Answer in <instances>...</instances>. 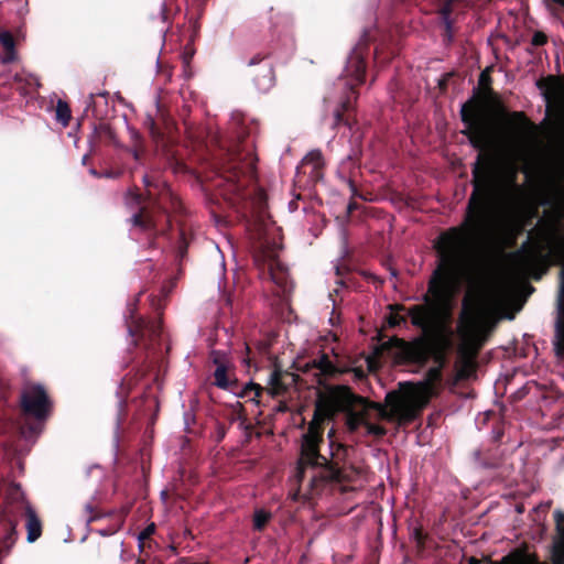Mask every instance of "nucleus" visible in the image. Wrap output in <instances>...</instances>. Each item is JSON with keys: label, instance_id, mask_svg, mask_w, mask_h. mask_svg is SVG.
Returning <instances> with one entry per match:
<instances>
[{"label": "nucleus", "instance_id": "nucleus-12", "mask_svg": "<svg viewBox=\"0 0 564 564\" xmlns=\"http://www.w3.org/2000/svg\"><path fill=\"white\" fill-rule=\"evenodd\" d=\"M254 262L262 271V274H265L282 292L288 291V268L280 262L271 250H267V248L263 247L261 252L254 256Z\"/></svg>", "mask_w": 564, "mask_h": 564}, {"label": "nucleus", "instance_id": "nucleus-22", "mask_svg": "<svg viewBox=\"0 0 564 564\" xmlns=\"http://www.w3.org/2000/svg\"><path fill=\"white\" fill-rule=\"evenodd\" d=\"M231 366H221L217 367L214 371V384L224 390H230L235 392L238 387V380L234 377L231 378L229 375V369Z\"/></svg>", "mask_w": 564, "mask_h": 564}, {"label": "nucleus", "instance_id": "nucleus-15", "mask_svg": "<svg viewBox=\"0 0 564 564\" xmlns=\"http://www.w3.org/2000/svg\"><path fill=\"white\" fill-rule=\"evenodd\" d=\"M151 365H142L137 368H132L122 379L119 384L117 395L119 398V405L124 406L127 399L133 388L147 376Z\"/></svg>", "mask_w": 564, "mask_h": 564}, {"label": "nucleus", "instance_id": "nucleus-49", "mask_svg": "<svg viewBox=\"0 0 564 564\" xmlns=\"http://www.w3.org/2000/svg\"><path fill=\"white\" fill-rule=\"evenodd\" d=\"M484 467L488 468V467H492V465H489V464H481Z\"/></svg>", "mask_w": 564, "mask_h": 564}, {"label": "nucleus", "instance_id": "nucleus-44", "mask_svg": "<svg viewBox=\"0 0 564 564\" xmlns=\"http://www.w3.org/2000/svg\"><path fill=\"white\" fill-rule=\"evenodd\" d=\"M502 436H503V431L501 429L494 431V441L495 442H499Z\"/></svg>", "mask_w": 564, "mask_h": 564}, {"label": "nucleus", "instance_id": "nucleus-35", "mask_svg": "<svg viewBox=\"0 0 564 564\" xmlns=\"http://www.w3.org/2000/svg\"><path fill=\"white\" fill-rule=\"evenodd\" d=\"M227 431L228 427L224 423L217 422L215 431V440L217 443H220L225 438Z\"/></svg>", "mask_w": 564, "mask_h": 564}, {"label": "nucleus", "instance_id": "nucleus-16", "mask_svg": "<svg viewBox=\"0 0 564 564\" xmlns=\"http://www.w3.org/2000/svg\"><path fill=\"white\" fill-rule=\"evenodd\" d=\"M362 155V150L360 145H357L351 150V152L340 162L338 167V174L345 180L352 191L356 189L355 186V175L360 167V160Z\"/></svg>", "mask_w": 564, "mask_h": 564}, {"label": "nucleus", "instance_id": "nucleus-3", "mask_svg": "<svg viewBox=\"0 0 564 564\" xmlns=\"http://www.w3.org/2000/svg\"><path fill=\"white\" fill-rule=\"evenodd\" d=\"M147 194H137L139 209L129 218V224L145 234L151 248L156 240L167 236L171 230V214L182 210V202L165 183L154 184L150 177H143Z\"/></svg>", "mask_w": 564, "mask_h": 564}, {"label": "nucleus", "instance_id": "nucleus-48", "mask_svg": "<svg viewBox=\"0 0 564 564\" xmlns=\"http://www.w3.org/2000/svg\"><path fill=\"white\" fill-rule=\"evenodd\" d=\"M137 564H145V563H144V561H142V560H140V558H139V560L137 561Z\"/></svg>", "mask_w": 564, "mask_h": 564}, {"label": "nucleus", "instance_id": "nucleus-23", "mask_svg": "<svg viewBox=\"0 0 564 564\" xmlns=\"http://www.w3.org/2000/svg\"><path fill=\"white\" fill-rule=\"evenodd\" d=\"M412 307L413 306H411L406 310L405 306L402 304L390 305L389 308L391 310V312L386 317V321H387V324L389 325V327L394 328V327H399L402 325H406V323H408L406 317L411 318V316L409 315V311Z\"/></svg>", "mask_w": 564, "mask_h": 564}, {"label": "nucleus", "instance_id": "nucleus-47", "mask_svg": "<svg viewBox=\"0 0 564 564\" xmlns=\"http://www.w3.org/2000/svg\"><path fill=\"white\" fill-rule=\"evenodd\" d=\"M552 1L564 7V0H552Z\"/></svg>", "mask_w": 564, "mask_h": 564}, {"label": "nucleus", "instance_id": "nucleus-13", "mask_svg": "<svg viewBox=\"0 0 564 564\" xmlns=\"http://www.w3.org/2000/svg\"><path fill=\"white\" fill-rule=\"evenodd\" d=\"M270 53H257L248 62L247 66L257 69H251L250 75L254 87L260 93L269 91L275 84L274 66L269 62Z\"/></svg>", "mask_w": 564, "mask_h": 564}, {"label": "nucleus", "instance_id": "nucleus-43", "mask_svg": "<svg viewBox=\"0 0 564 564\" xmlns=\"http://www.w3.org/2000/svg\"><path fill=\"white\" fill-rule=\"evenodd\" d=\"M151 305L153 306V308L155 311H161L162 310L161 299L153 297L151 301Z\"/></svg>", "mask_w": 564, "mask_h": 564}, {"label": "nucleus", "instance_id": "nucleus-18", "mask_svg": "<svg viewBox=\"0 0 564 564\" xmlns=\"http://www.w3.org/2000/svg\"><path fill=\"white\" fill-rule=\"evenodd\" d=\"M295 376L289 371H284L278 366L274 367L270 375V388L267 392L272 397L281 395L286 392L288 386L294 382Z\"/></svg>", "mask_w": 564, "mask_h": 564}, {"label": "nucleus", "instance_id": "nucleus-41", "mask_svg": "<svg viewBox=\"0 0 564 564\" xmlns=\"http://www.w3.org/2000/svg\"><path fill=\"white\" fill-rule=\"evenodd\" d=\"M414 539L419 546L423 547L425 543V535L423 534L421 529H415L414 532Z\"/></svg>", "mask_w": 564, "mask_h": 564}, {"label": "nucleus", "instance_id": "nucleus-39", "mask_svg": "<svg viewBox=\"0 0 564 564\" xmlns=\"http://www.w3.org/2000/svg\"><path fill=\"white\" fill-rule=\"evenodd\" d=\"M149 130H150V134L151 137L159 141L162 139V133L160 131V129L156 127L155 122L153 120L150 121V127H149Z\"/></svg>", "mask_w": 564, "mask_h": 564}, {"label": "nucleus", "instance_id": "nucleus-46", "mask_svg": "<svg viewBox=\"0 0 564 564\" xmlns=\"http://www.w3.org/2000/svg\"><path fill=\"white\" fill-rule=\"evenodd\" d=\"M469 564H479V560H477L476 557H470Z\"/></svg>", "mask_w": 564, "mask_h": 564}, {"label": "nucleus", "instance_id": "nucleus-6", "mask_svg": "<svg viewBox=\"0 0 564 564\" xmlns=\"http://www.w3.org/2000/svg\"><path fill=\"white\" fill-rule=\"evenodd\" d=\"M367 54V46H357L347 58L344 76L347 79L346 85L350 90V95H348L335 109L332 124L333 129H336L339 126H346L349 129H352L356 123L351 113L354 109L351 99L356 100L358 98L356 88L365 83Z\"/></svg>", "mask_w": 564, "mask_h": 564}, {"label": "nucleus", "instance_id": "nucleus-7", "mask_svg": "<svg viewBox=\"0 0 564 564\" xmlns=\"http://www.w3.org/2000/svg\"><path fill=\"white\" fill-rule=\"evenodd\" d=\"M513 259L521 270L533 274L534 279H540L552 264L564 261V236L546 251L545 246L539 240L532 241L530 235L513 253Z\"/></svg>", "mask_w": 564, "mask_h": 564}, {"label": "nucleus", "instance_id": "nucleus-9", "mask_svg": "<svg viewBox=\"0 0 564 564\" xmlns=\"http://www.w3.org/2000/svg\"><path fill=\"white\" fill-rule=\"evenodd\" d=\"M129 336L134 347L145 350V359L158 357L163 349L161 317L158 319L138 315L137 303L129 305L124 317Z\"/></svg>", "mask_w": 564, "mask_h": 564}, {"label": "nucleus", "instance_id": "nucleus-36", "mask_svg": "<svg viewBox=\"0 0 564 564\" xmlns=\"http://www.w3.org/2000/svg\"><path fill=\"white\" fill-rule=\"evenodd\" d=\"M155 523L151 522L147 525L144 530H142L139 534V540L144 541L147 539H150L155 533Z\"/></svg>", "mask_w": 564, "mask_h": 564}, {"label": "nucleus", "instance_id": "nucleus-34", "mask_svg": "<svg viewBox=\"0 0 564 564\" xmlns=\"http://www.w3.org/2000/svg\"><path fill=\"white\" fill-rule=\"evenodd\" d=\"M547 43V36L544 32L542 31H536L534 32V34L532 35V39H531V44L533 46H543Z\"/></svg>", "mask_w": 564, "mask_h": 564}, {"label": "nucleus", "instance_id": "nucleus-19", "mask_svg": "<svg viewBox=\"0 0 564 564\" xmlns=\"http://www.w3.org/2000/svg\"><path fill=\"white\" fill-rule=\"evenodd\" d=\"M304 169L310 167L308 177L316 183L323 178L324 160L319 150L308 152L302 161Z\"/></svg>", "mask_w": 564, "mask_h": 564}, {"label": "nucleus", "instance_id": "nucleus-14", "mask_svg": "<svg viewBox=\"0 0 564 564\" xmlns=\"http://www.w3.org/2000/svg\"><path fill=\"white\" fill-rule=\"evenodd\" d=\"M151 365H142L137 368H132L122 379L119 384L117 395L119 398V405L124 406L127 399L133 388L147 376Z\"/></svg>", "mask_w": 564, "mask_h": 564}, {"label": "nucleus", "instance_id": "nucleus-11", "mask_svg": "<svg viewBox=\"0 0 564 564\" xmlns=\"http://www.w3.org/2000/svg\"><path fill=\"white\" fill-rule=\"evenodd\" d=\"M256 172L254 162H232L224 173V180L228 191L234 195V200H243L247 197L246 188Z\"/></svg>", "mask_w": 564, "mask_h": 564}, {"label": "nucleus", "instance_id": "nucleus-25", "mask_svg": "<svg viewBox=\"0 0 564 564\" xmlns=\"http://www.w3.org/2000/svg\"><path fill=\"white\" fill-rule=\"evenodd\" d=\"M264 388L254 382H249L243 387V389L238 392V397L248 399L249 401L260 403L259 398L262 395Z\"/></svg>", "mask_w": 564, "mask_h": 564}, {"label": "nucleus", "instance_id": "nucleus-30", "mask_svg": "<svg viewBox=\"0 0 564 564\" xmlns=\"http://www.w3.org/2000/svg\"><path fill=\"white\" fill-rule=\"evenodd\" d=\"M102 514L97 510V507L88 502L83 508V518L87 524L100 519Z\"/></svg>", "mask_w": 564, "mask_h": 564}, {"label": "nucleus", "instance_id": "nucleus-45", "mask_svg": "<svg viewBox=\"0 0 564 564\" xmlns=\"http://www.w3.org/2000/svg\"><path fill=\"white\" fill-rule=\"evenodd\" d=\"M454 35H455V33L444 32V34H443L444 42H446L447 44L452 43L454 41Z\"/></svg>", "mask_w": 564, "mask_h": 564}, {"label": "nucleus", "instance_id": "nucleus-5", "mask_svg": "<svg viewBox=\"0 0 564 564\" xmlns=\"http://www.w3.org/2000/svg\"><path fill=\"white\" fill-rule=\"evenodd\" d=\"M20 411L23 422L20 434L29 440L37 437L53 412V401L41 383L28 382L21 390Z\"/></svg>", "mask_w": 564, "mask_h": 564}, {"label": "nucleus", "instance_id": "nucleus-4", "mask_svg": "<svg viewBox=\"0 0 564 564\" xmlns=\"http://www.w3.org/2000/svg\"><path fill=\"white\" fill-rule=\"evenodd\" d=\"M345 391L351 395V401L344 413L345 425L350 433H356L364 426L368 435L377 438L387 434L384 426L369 422L370 411H376L379 420L394 422L398 425H408L413 422L403 420L402 393L400 391H389L383 404L355 393L348 386H345Z\"/></svg>", "mask_w": 564, "mask_h": 564}, {"label": "nucleus", "instance_id": "nucleus-26", "mask_svg": "<svg viewBox=\"0 0 564 564\" xmlns=\"http://www.w3.org/2000/svg\"><path fill=\"white\" fill-rule=\"evenodd\" d=\"M55 118H56V121L59 122L63 127H67L70 122V119H72L70 107L63 99H58L56 102Z\"/></svg>", "mask_w": 564, "mask_h": 564}, {"label": "nucleus", "instance_id": "nucleus-42", "mask_svg": "<svg viewBox=\"0 0 564 564\" xmlns=\"http://www.w3.org/2000/svg\"><path fill=\"white\" fill-rule=\"evenodd\" d=\"M491 83V78L490 76L487 74V72H482L479 76V84L485 86V85H489Z\"/></svg>", "mask_w": 564, "mask_h": 564}, {"label": "nucleus", "instance_id": "nucleus-31", "mask_svg": "<svg viewBox=\"0 0 564 564\" xmlns=\"http://www.w3.org/2000/svg\"><path fill=\"white\" fill-rule=\"evenodd\" d=\"M178 11V8L173 4V0H166L163 2L161 7V18L162 21L169 23L171 21V15Z\"/></svg>", "mask_w": 564, "mask_h": 564}, {"label": "nucleus", "instance_id": "nucleus-32", "mask_svg": "<svg viewBox=\"0 0 564 564\" xmlns=\"http://www.w3.org/2000/svg\"><path fill=\"white\" fill-rule=\"evenodd\" d=\"M210 359L213 364L217 367L221 366H231L230 358L227 352L221 350H212Z\"/></svg>", "mask_w": 564, "mask_h": 564}, {"label": "nucleus", "instance_id": "nucleus-21", "mask_svg": "<svg viewBox=\"0 0 564 564\" xmlns=\"http://www.w3.org/2000/svg\"><path fill=\"white\" fill-rule=\"evenodd\" d=\"M25 529H26V540L29 543H34L40 539L43 531V524L37 516L34 508L28 509V513L25 514Z\"/></svg>", "mask_w": 564, "mask_h": 564}, {"label": "nucleus", "instance_id": "nucleus-40", "mask_svg": "<svg viewBox=\"0 0 564 564\" xmlns=\"http://www.w3.org/2000/svg\"><path fill=\"white\" fill-rule=\"evenodd\" d=\"M99 133L108 135L110 139L113 138V131L108 123H100L97 128Z\"/></svg>", "mask_w": 564, "mask_h": 564}, {"label": "nucleus", "instance_id": "nucleus-37", "mask_svg": "<svg viewBox=\"0 0 564 564\" xmlns=\"http://www.w3.org/2000/svg\"><path fill=\"white\" fill-rule=\"evenodd\" d=\"M471 368H473V362H471V360H469V359H465V360H464V365H463V367H462V368L459 369V371H458V377H459L460 379H466V378H468V377H469V375H470V370H471Z\"/></svg>", "mask_w": 564, "mask_h": 564}, {"label": "nucleus", "instance_id": "nucleus-27", "mask_svg": "<svg viewBox=\"0 0 564 564\" xmlns=\"http://www.w3.org/2000/svg\"><path fill=\"white\" fill-rule=\"evenodd\" d=\"M228 420L230 424L239 422L240 427L247 429V426L245 425L247 422V414L245 412L242 403L236 402L235 404L230 405V413L228 415Z\"/></svg>", "mask_w": 564, "mask_h": 564}, {"label": "nucleus", "instance_id": "nucleus-50", "mask_svg": "<svg viewBox=\"0 0 564 564\" xmlns=\"http://www.w3.org/2000/svg\"><path fill=\"white\" fill-rule=\"evenodd\" d=\"M162 293H163V297H166V293H165L164 289L162 290Z\"/></svg>", "mask_w": 564, "mask_h": 564}, {"label": "nucleus", "instance_id": "nucleus-24", "mask_svg": "<svg viewBox=\"0 0 564 564\" xmlns=\"http://www.w3.org/2000/svg\"><path fill=\"white\" fill-rule=\"evenodd\" d=\"M0 44L6 51L4 62L10 63L15 59V41L11 32H0Z\"/></svg>", "mask_w": 564, "mask_h": 564}, {"label": "nucleus", "instance_id": "nucleus-2", "mask_svg": "<svg viewBox=\"0 0 564 564\" xmlns=\"http://www.w3.org/2000/svg\"><path fill=\"white\" fill-rule=\"evenodd\" d=\"M317 370L315 373L316 383L324 387L318 392L315 403L313 420L308 424L307 432L303 435L301 456L296 466V478L303 481L305 478V464L316 463L322 459L319 444L323 442V423L325 420H333L339 413H345L351 395L345 391V384L327 386L328 378L336 376L339 371L326 354L307 362L304 372Z\"/></svg>", "mask_w": 564, "mask_h": 564}, {"label": "nucleus", "instance_id": "nucleus-29", "mask_svg": "<svg viewBox=\"0 0 564 564\" xmlns=\"http://www.w3.org/2000/svg\"><path fill=\"white\" fill-rule=\"evenodd\" d=\"M191 240H192V235L187 234V231L184 227H181L180 232H178V242H177V254L181 259H183L186 256Z\"/></svg>", "mask_w": 564, "mask_h": 564}, {"label": "nucleus", "instance_id": "nucleus-10", "mask_svg": "<svg viewBox=\"0 0 564 564\" xmlns=\"http://www.w3.org/2000/svg\"><path fill=\"white\" fill-rule=\"evenodd\" d=\"M563 280L557 303V316L554 325L553 349L557 357L564 358V270L561 272ZM556 530L560 536L558 542L554 546L556 560H564V513L554 512Z\"/></svg>", "mask_w": 564, "mask_h": 564}, {"label": "nucleus", "instance_id": "nucleus-17", "mask_svg": "<svg viewBox=\"0 0 564 564\" xmlns=\"http://www.w3.org/2000/svg\"><path fill=\"white\" fill-rule=\"evenodd\" d=\"M460 7H466V0H444L438 7L436 13L438 14L441 23L444 26V32L455 33L456 20L453 14Z\"/></svg>", "mask_w": 564, "mask_h": 564}, {"label": "nucleus", "instance_id": "nucleus-28", "mask_svg": "<svg viewBox=\"0 0 564 564\" xmlns=\"http://www.w3.org/2000/svg\"><path fill=\"white\" fill-rule=\"evenodd\" d=\"M272 514L264 509H258L253 513V530L263 531L269 521L271 520Z\"/></svg>", "mask_w": 564, "mask_h": 564}, {"label": "nucleus", "instance_id": "nucleus-33", "mask_svg": "<svg viewBox=\"0 0 564 564\" xmlns=\"http://www.w3.org/2000/svg\"><path fill=\"white\" fill-rule=\"evenodd\" d=\"M510 118L512 119V121L522 126L523 128H534V124L528 119L523 111H513L510 113Z\"/></svg>", "mask_w": 564, "mask_h": 564}, {"label": "nucleus", "instance_id": "nucleus-20", "mask_svg": "<svg viewBox=\"0 0 564 564\" xmlns=\"http://www.w3.org/2000/svg\"><path fill=\"white\" fill-rule=\"evenodd\" d=\"M536 86L543 91L546 101H550L553 96L561 94L564 86V79L550 75L545 78L539 79L536 82Z\"/></svg>", "mask_w": 564, "mask_h": 564}, {"label": "nucleus", "instance_id": "nucleus-38", "mask_svg": "<svg viewBox=\"0 0 564 564\" xmlns=\"http://www.w3.org/2000/svg\"><path fill=\"white\" fill-rule=\"evenodd\" d=\"M256 200L258 204L259 213H262L264 210L265 204H267V196L263 191H258L256 193Z\"/></svg>", "mask_w": 564, "mask_h": 564}, {"label": "nucleus", "instance_id": "nucleus-8", "mask_svg": "<svg viewBox=\"0 0 564 564\" xmlns=\"http://www.w3.org/2000/svg\"><path fill=\"white\" fill-rule=\"evenodd\" d=\"M334 431L328 433L329 441V457L322 455V459H316V463H306L305 469L311 467L313 475L311 476L310 484L314 489H319L330 482L348 481L347 473V456L349 446L336 443L333 440Z\"/></svg>", "mask_w": 564, "mask_h": 564}, {"label": "nucleus", "instance_id": "nucleus-1", "mask_svg": "<svg viewBox=\"0 0 564 564\" xmlns=\"http://www.w3.org/2000/svg\"><path fill=\"white\" fill-rule=\"evenodd\" d=\"M473 192L468 198L466 215L460 225L440 234L434 242L437 264L433 270L423 304L413 305L409 311L413 326L423 330L424 336L406 341L397 336L381 344L382 349H395L405 362L424 365L434 356L438 364L431 367L422 381L402 382L403 420L415 421L438 395L445 364L443 352L451 335L452 307L462 278L471 268L476 254L488 236L492 220L506 202H513L522 187L517 183V171L511 170L505 185L494 177L492 160L489 155H477L471 169Z\"/></svg>", "mask_w": 564, "mask_h": 564}]
</instances>
